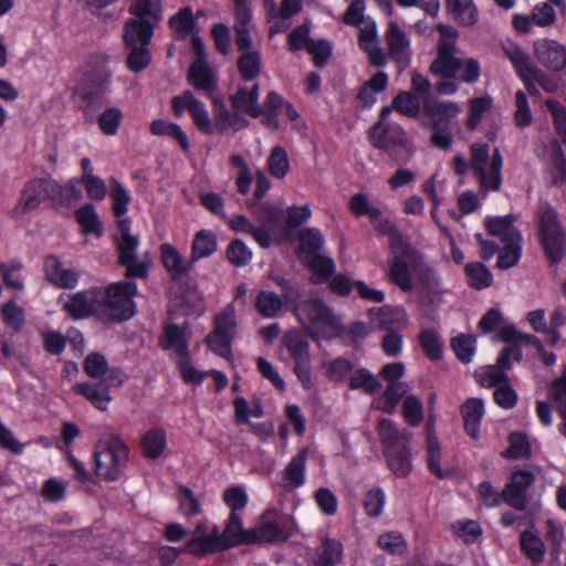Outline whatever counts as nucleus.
Returning <instances> with one entry per match:
<instances>
[{"instance_id": "7c9ffc66", "label": "nucleus", "mask_w": 566, "mask_h": 566, "mask_svg": "<svg viewBox=\"0 0 566 566\" xmlns=\"http://www.w3.org/2000/svg\"><path fill=\"white\" fill-rule=\"evenodd\" d=\"M423 112L432 118L433 123L442 125L444 122L457 117L462 112V107L455 102L427 97L423 99Z\"/></svg>"}, {"instance_id": "9d476101", "label": "nucleus", "mask_w": 566, "mask_h": 566, "mask_svg": "<svg viewBox=\"0 0 566 566\" xmlns=\"http://www.w3.org/2000/svg\"><path fill=\"white\" fill-rule=\"evenodd\" d=\"M136 293L137 286L133 282L111 284L104 293L101 292L102 308L114 318L128 319L135 313L133 296Z\"/></svg>"}, {"instance_id": "13d9d810", "label": "nucleus", "mask_w": 566, "mask_h": 566, "mask_svg": "<svg viewBox=\"0 0 566 566\" xmlns=\"http://www.w3.org/2000/svg\"><path fill=\"white\" fill-rule=\"evenodd\" d=\"M21 269L22 263L17 259L0 263V275L7 287L18 291L23 289V283L19 275Z\"/></svg>"}, {"instance_id": "39448f33", "label": "nucleus", "mask_w": 566, "mask_h": 566, "mask_svg": "<svg viewBox=\"0 0 566 566\" xmlns=\"http://www.w3.org/2000/svg\"><path fill=\"white\" fill-rule=\"evenodd\" d=\"M470 168L472 169L480 191L485 196L489 191H497L502 185L503 158L497 148L490 154L485 143H474L470 147Z\"/></svg>"}, {"instance_id": "4468645a", "label": "nucleus", "mask_w": 566, "mask_h": 566, "mask_svg": "<svg viewBox=\"0 0 566 566\" xmlns=\"http://www.w3.org/2000/svg\"><path fill=\"white\" fill-rule=\"evenodd\" d=\"M504 55L510 60L518 77L530 93H535V85L532 81H541L543 72L530 61L528 55L514 42L502 43Z\"/></svg>"}, {"instance_id": "c03bdc74", "label": "nucleus", "mask_w": 566, "mask_h": 566, "mask_svg": "<svg viewBox=\"0 0 566 566\" xmlns=\"http://www.w3.org/2000/svg\"><path fill=\"white\" fill-rule=\"evenodd\" d=\"M150 132L157 136H168L175 139L184 151L189 150V142L187 135L181 129V127L177 124L164 120L156 119L150 124Z\"/></svg>"}, {"instance_id": "aec40b11", "label": "nucleus", "mask_w": 566, "mask_h": 566, "mask_svg": "<svg viewBox=\"0 0 566 566\" xmlns=\"http://www.w3.org/2000/svg\"><path fill=\"white\" fill-rule=\"evenodd\" d=\"M308 451L306 448L301 449L293 455L281 471L280 486L291 492L302 488L306 483V463Z\"/></svg>"}, {"instance_id": "2f4dec72", "label": "nucleus", "mask_w": 566, "mask_h": 566, "mask_svg": "<svg viewBox=\"0 0 566 566\" xmlns=\"http://www.w3.org/2000/svg\"><path fill=\"white\" fill-rule=\"evenodd\" d=\"M371 319L387 332H399L407 325V313L401 308L380 307L370 310Z\"/></svg>"}, {"instance_id": "052dcab7", "label": "nucleus", "mask_w": 566, "mask_h": 566, "mask_svg": "<svg viewBox=\"0 0 566 566\" xmlns=\"http://www.w3.org/2000/svg\"><path fill=\"white\" fill-rule=\"evenodd\" d=\"M469 284L478 290L488 287L492 283V275L483 264L475 262L465 266Z\"/></svg>"}, {"instance_id": "37998d69", "label": "nucleus", "mask_w": 566, "mask_h": 566, "mask_svg": "<svg viewBox=\"0 0 566 566\" xmlns=\"http://www.w3.org/2000/svg\"><path fill=\"white\" fill-rule=\"evenodd\" d=\"M217 250V238L209 230H200L196 233L191 245V259L196 261L210 256Z\"/></svg>"}, {"instance_id": "a19ab883", "label": "nucleus", "mask_w": 566, "mask_h": 566, "mask_svg": "<svg viewBox=\"0 0 566 566\" xmlns=\"http://www.w3.org/2000/svg\"><path fill=\"white\" fill-rule=\"evenodd\" d=\"M282 343L295 364L311 361L310 345L297 332L286 333L282 338Z\"/></svg>"}, {"instance_id": "423d86ee", "label": "nucleus", "mask_w": 566, "mask_h": 566, "mask_svg": "<svg viewBox=\"0 0 566 566\" xmlns=\"http://www.w3.org/2000/svg\"><path fill=\"white\" fill-rule=\"evenodd\" d=\"M128 449L125 443L113 434L104 436L94 447L95 474L105 481H115L126 467Z\"/></svg>"}, {"instance_id": "4be33fe9", "label": "nucleus", "mask_w": 566, "mask_h": 566, "mask_svg": "<svg viewBox=\"0 0 566 566\" xmlns=\"http://www.w3.org/2000/svg\"><path fill=\"white\" fill-rule=\"evenodd\" d=\"M56 189H59L57 182L54 180L41 179L31 181L23 189L17 212L25 213L35 209L43 198L54 197V190Z\"/></svg>"}, {"instance_id": "09e8293b", "label": "nucleus", "mask_w": 566, "mask_h": 566, "mask_svg": "<svg viewBox=\"0 0 566 566\" xmlns=\"http://www.w3.org/2000/svg\"><path fill=\"white\" fill-rule=\"evenodd\" d=\"M388 84V75L379 71L369 81H367L360 92L359 98L366 106H371L376 102V95L382 92Z\"/></svg>"}, {"instance_id": "8fccbe9b", "label": "nucleus", "mask_w": 566, "mask_h": 566, "mask_svg": "<svg viewBox=\"0 0 566 566\" xmlns=\"http://www.w3.org/2000/svg\"><path fill=\"white\" fill-rule=\"evenodd\" d=\"M377 546L391 555H402L407 552V541L397 531H389L380 534L377 538Z\"/></svg>"}, {"instance_id": "c756f323", "label": "nucleus", "mask_w": 566, "mask_h": 566, "mask_svg": "<svg viewBox=\"0 0 566 566\" xmlns=\"http://www.w3.org/2000/svg\"><path fill=\"white\" fill-rule=\"evenodd\" d=\"M259 85L251 87L239 86L238 91L231 96L232 108L239 113H245L252 117H259L263 109L258 105Z\"/></svg>"}, {"instance_id": "20e7f679", "label": "nucleus", "mask_w": 566, "mask_h": 566, "mask_svg": "<svg viewBox=\"0 0 566 566\" xmlns=\"http://www.w3.org/2000/svg\"><path fill=\"white\" fill-rule=\"evenodd\" d=\"M295 314L313 338H329L342 332L338 317L318 298L300 302L295 307Z\"/></svg>"}, {"instance_id": "bf43d9fd", "label": "nucleus", "mask_w": 566, "mask_h": 566, "mask_svg": "<svg viewBox=\"0 0 566 566\" xmlns=\"http://www.w3.org/2000/svg\"><path fill=\"white\" fill-rule=\"evenodd\" d=\"M122 120L123 113L117 107L105 109L97 118L98 127L106 136L116 135Z\"/></svg>"}, {"instance_id": "4d7b16f0", "label": "nucleus", "mask_w": 566, "mask_h": 566, "mask_svg": "<svg viewBox=\"0 0 566 566\" xmlns=\"http://www.w3.org/2000/svg\"><path fill=\"white\" fill-rule=\"evenodd\" d=\"M129 13L137 19L158 20L160 18L159 0H134Z\"/></svg>"}, {"instance_id": "b1692460", "label": "nucleus", "mask_w": 566, "mask_h": 566, "mask_svg": "<svg viewBox=\"0 0 566 566\" xmlns=\"http://www.w3.org/2000/svg\"><path fill=\"white\" fill-rule=\"evenodd\" d=\"M160 260L165 270L169 273L172 280H181L190 273L192 269V259H186L178 250L170 243H163L159 248Z\"/></svg>"}, {"instance_id": "e2e57ef3", "label": "nucleus", "mask_w": 566, "mask_h": 566, "mask_svg": "<svg viewBox=\"0 0 566 566\" xmlns=\"http://www.w3.org/2000/svg\"><path fill=\"white\" fill-rule=\"evenodd\" d=\"M227 259L231 264L238 268L245 266L250 263L252 259V251L248 248V245L237 239L233 240L227 248Z\"/></svg>"}, {"instance_id": "5fc2aeb1", "label": "nucleus", "mask_w": 566, "mask_h": 566, "mask_svg": "<svg viewBox=\"0 0 566 566\" xmlns=\"http://www.w3.org/2000/svg\"><path fill=\"white\" fill-rule=\"evenodd\" d=\"M238 67L243 80L254 78L261 69V59L258 51L248 50L242 52L238 60Z\"/></svg>"}, {"instance_id": "c85d7f7f", "label": "nucleus", "mask_w": 566, "mask_h": 566, "mask_svg": "<svg viewBox=\"0 0 566 566\" xmlns=\"http://www.w3.org/2000/svg\"><path fill=\"white\" fill-rule=\"evenodd\" d=\"M516 217L513 214L503 217H490L485 219L489 233L500 239L503 244L521 242L522 235L515 228Z\"/></svg>"}, {"instance_id": "f257e3e1", "label": "nucleus", "mask_w": 566, "mask_h": 566, "mask_svg": "<svg viewBox=\"0 0 566 566\" xmlns=\"http://www.w3.org/2000/svg\"><path fill=\"white\" fill-rule=\"evenodd\" d=\"M437 28L440 38L438 55L430 65L431 73L442 77H457L468 84L478 82L481 73L480 63L474 57L465 56L457 48L458 30L446 24H439Z\"/></svg>"}, {"instance_id": "3c124183", "label": "nucleus", "mask_w": 566, "mask_h": 566, "mask_svg": "<svg viewBox=\"0 0 566 566\" xmlns=\"http://www.w3.org/2000/svg\"><path fill=\"white\" fill-rule=\"evenodd\" d=\"M323 375L332 381H343L353 369L352 363L346 358H335L322 364Z\"/></svg>"}, {"instance_id": "f3484780", "label": "nucleus", "mask_w": 566, "mask_h": 566, "mask_svg": "<svg viewBox=\"0 0 566 566\" xmlns=\"http://www.w3.org/2000/svg\"><path fill=\"white\" fill-rule=\"evenodd\" d=\"M536 60L551 71H562L566 66V46L552 39H538L534 42Z\"/></svg>"}, {"instance_id": "69168bd1", "label": "nucleus", "mask_w": 566, "mask_h": 566, "mask_svg": "<svg viewBox=\"0 0 566 566\" xmlns=\"http://www.w3.org/2000/svg\"><path fill=\"white\" fill-rule=\"evenodd\" d=\"M451 347L462 363L469 364L475 353V338L470 335H459L452 338Z\"/></svg>"}, {"instance_id": "338daca9", "label": "nucleus", "mask_w": 566, "mask_h": 566, "mask_svg": "<svg viewBox=\"0 0 566 566\" xmlns=\"http://www.w3.org/2000/svg\"><path fill=\"white\" fill-rule=\"evenodd\" d=\"M308 262L315 283L326 281L335 272V263L331 258L315 254Z\"/></svg>"}, {"instance_id": "4c0bfd02", "label": "nucleus", "mask_w": 566, "mask_h": 566, "mask_svg": "<svg viewBox=\"0 0 566 566\" xmlns=\"http://www.w3.org/2000/svg\"><path fill=\"white\" fill-rule=\"evenodd\" d=\"M446 7L462 25L472 27L479 21V11L473 0H446Z\"/></svg>"}, {"instance_id": "ea45409f", "label": "nucleus", "mask_w": 566, "mask_h": 566, "mask_svg": "<svg viewBox=\"0 0 566 566\" xmlns=\"http://www.w3.org/2000/svg\"><path fill=\"white\" fill-rule=\"evenodd\" d=\"M520 547L534 566L544 559L546 546L543 539L531 531H524L520 535Z\"/></svg>"}, {"instance_id": "72a5a7b5", "label": "nucleus", "mask_w": 566, "mask_h": 566, "mask_svg": "<svg viewBox=\"0 0 566 566\" xmlns=\"http://www.w3.org/2000/svg\"><path fill=\"white\" fill-rule=\"evenodd\" d=\"M107 382L101 380L99 384L94 385L90 382H80L73 387L74 392L85 397L87 400L92 402L94 407L99 410H106L109 401L112 400V396L108 391Z\"/></svg>"}, {"instance_id": "bb28decb", "label": "nucleus", "mask_w": 566, "mask_h": 566, "mask_svg": "<svg viewBox=\"0 0 566 566\" xmlns=\"http://www.w3.org/2000/svg\"><path fill=\"white\" fill-rule=\"evenodd\" d=\"M279 512L266 510L252 532V542H277L285 539L286 535L277 522Z\"/></svg>"}, {"instance_id": "f704fd0d", "label": "nucleus", "mask_w": 566, "mask_h": 566, "mask_svg": "<svg viewBox=\"0 0 566 566\" xmlns=\"http://www.w3.org/2000/svg\"><path fill=\"white\" fill-rule=\"evenodd\" d=\"M153 36V24L146 19L132 18L125 25L126 45H148Z\"/></svg>"}, {"instance_id": "603ef678", "label": "nucleus", "mask_w": 566, "mask_h": 566, "mask_svg": "<svg viewBox=\"0 0 566 566\" xmlns=\"http://www.w3.org/2000/svg\"><path fill=\"white\" fill-rule=\"evenodd\" d=\"M166 436L160 429H151L143 438V449L147 458L156 459L164 452Z\"/></svg>"}, {"instance_id": "864d4df0", "label": "nucleus", "mask_w": 566, "mask_h": 566, "mask_svg": "<svg viewBox=\"0 0 566 566\" xmlns=\"http://www.w3.org/2000/svg\"><path fill=\"white\" fill-rule=\"evenodd\" d=\"M349 387L360 389L366 394H375L381 388V385L368 369L360 368L350 376Z\"/></svg>"}, {"instance_id": "6ab92c4d", "label": "nucleus", "mask_w": 566, "mask_h": 566, "mask_svg": "<svg viewBox=\"0 0 566 566\" xmlns=\"http://www.w3.org/2000/svg\"><path fill=\"white\" fill-rule=\"evenodd\" d=\"M511 359L520 361L522 352L516 346L505 348L497 358V366H489L481 369L476 376L479 382L484 387L500 386L506 379L503 370L510 368Z\"/></svg>"}, {"instance_id": "473e14b6", "label": "nucleus", "mask_w": 566, "mask_h": 566, "mask_svg": "<svg viewBox=\"0 0 566 566\" xmlns=\"http://www.w3.org/2000/svg\"><path fill=\"white\" fill-rule=\"evenodd\" d=\"M220 538L223 548L233 545L252 542V533L245 531L242 526V520L239 513L231 512Z\"/></svg>"}, {"instance_id": "ddd939ff", "label": "nucleus", "mask_w": 566, "mask_h": 566, "mask_svg": "<svg viewBox=\"0 0 566 566\" xmlns=\"http://www.w3.org/2000/svg\"><path fill=\"white\" fill-rule=\"evenodd\" d=\"M504 55L510 60L518 77L530 93H535V85L532 81H541L543 72L530 61L528 55L514 42L502 43Z\"/></svg>"}, {"instance_id": "1a4fd4ad", "label": "nucleus", "mask_w": 566, "mask_h": 566, "mask_svg": "<svg viewBox=\"0 0 566 566\" xmlns=\"http://www.w3.org/2000/svg\"><path fill=\"white\" fill-rule=\"evenodd\" d=\"M541 241L547 259L552 263L562 260L566 250V240L556 213L548 206H541L538 211Z\"/></svg>"}, {"instance_id": "cd10ccee", "label": "nucleus", "mask_w": 566, "mask_h": 566, "mask_svg": "<svg viewBox=\"0 0 566 566\" xmlns=\"http://www.w3.org/2000/svg\"><path fill=\"white\" fill-rule=\"evenodd\" d=\"M44 272L46 279L59 287L72 289L78 281L77 273L64 268L61 260L55 255H49L44 259Z\"/></svg>"}, {"instance_id": "2eb2a0df", "label": "nucleus", "mask_w": 566, "mask_h": 566, "mask_svg": "<svg viewBox=\"0 0 566 566\" xmlns=\"http://www.w3.org/2000/svg\"><path fill=\"white\" fill-rule=\"evenodd\" d=\"M171 106L177 117H181L188 111L198 129L206 134L212 133V124L203 103L197 99L190 91L175 96Z\"/></svg>"}, {"instance_id": "7ed1b4c3", "label": "nucleus", "mask_w": 566, "mask_h": 566, "mask_svg": "<svg viewBox=\"0 0 566 566\" xmlns=\"http://www.w3.org/2000/svg\"><path fill=\"white\" fill-rule=\"evenodd\" d=\"M407 270V285H397L402 292H411L416 287L419 290L420 297L431 304H438L442 301L446 289L434 269L424 262L422 255L415 249L412 260H403Z\"/></svg>"}, {"instance_id": "f03ea898", "label": "nucleus", "mask_w": 566, "mask_h": 566, "mask_svg": "<svg viewBox=\"0 0 566 566\" xmlns=\"http://www.w3.org/2000/svg\"><path fill=\"white\" fill-rule=\"evenodd\" d=\"M371 224L382 235H387L389 240V254L387 276L391 283L407 285V270L403 260H412L415 249L397 230L396 226L377 209L373 211L369 218Z\"/></svg>"}, {"instance_id": "a878e982", "label": "nucleus", "mask_w": 566, "mask_h": 566, "mask_svg": "<svg viewBox=\"0 0 566 566\" xmlns=\"http://www.w3.org/2000/svg\"><path fill=\"white\" fill-rule=\"evenodd\" d=\"M369 138L371 144L379 149L407 145L406 133L398 125L384 126L381 123H377L371 127Z\"/></svg>"}, {"instance_id": "a18cd8bd", "label": "nucleus", "mask_w": 566, "mask_h": 566, "mask_svg": "<svg viewBox=\"0 0 566 566\" xmlns=\"http://www.w3.org/2000/svg\"><path fill=\"white\" fill-rule=\"evenodd\" d=\"M75 217L84 234H94L95 237H102L103 229L98 219V214L95 211L93 205L86 203L83 207H81L75 212Z\"/></svg>"}, {"instance_id": "412c9836", "label": "nucleus", "mask_w": 566, "mask_h": 566, "mask_svg": "<svg viewBox=\"0 0 566 566\" xmlns=\"http://www.w3.org/2000/svg\"><path fill=\"white\" fill-rule=\"evenodd\" d=\"M385 35L390 57L396 61L400 70H403L409 64L411 56L410 40L407 33L396 21H390Z\"/></svg>"}, {"instance_id": "dca6fc26", "label": "nucleus", "mask_w": 566, "mask_h": 566, "mask_svg": "<svg viewBox=\"0 0 566 566\" xmlns=\"http://www.w3.org/2000/svg\"><path fill=\"white\" fill-rule=\"evenodd\" d=\"M62 307L74 319L86 318L102 308L101 291L90 290L61 298Z\"/></svg>"}, {"instance_id": "680f3d73", "label": "nucleus", "mask_w": 566, "mask_h": 566, "mask_svg": "<svg viewBox=\"0 0 566 566\" xmlns=\"http://www.w3.org/2000/svg\"><path fill=\"white\" fill-rule=\"evenodd\" d=\"M324 244V238L321 231L316 228H308L300 233V245L302 252L306 253L310 258L315 255Z\"/></svg>"}, {"instance_id": "e433bc0d", "label": "nucleus", "mask_w": 566, "mask_h": 566, "mask_svg": "<svg viewBox=\"0 0 566 566\" xmlns=\"http://www.w3.org/2000/svg\"><path fill=\"white\" fill-rule=\"evenodd\" d=\"M461 415L469 436L479 437V428L484 415V405L481 399L470 398L461 407Z\"/></svg>"}, {"instance_id": "de8ad7c7", "label": "nucleus", "mask_w": 566, "mask_h": 566, "mask_svg": "<svg viewBox=\"0 0 566 566\" xmlns=\"http://www.w3.org/2000/svg\"><path fill=\"white\" fill-rule=\"evenodd\" d=\"M188 78L195 88L202 91L210 90L213 83L212 73L202 59H197L191 64Z\"/></svg>"}, {"instance_id": "79ce46f5", "label": "nucleus", "mask_w": 566, "mask_h": 566, "mask_svg": "<svg viewBox=\"0 0 566 566\" xmlns=\"http://www.w3.org/2000/svg\"><path fill=\"white\" fill-rule=\"evenodd\" d=\"M190 336L186 327L177 325H168L165 328V344L166 349L174 350L180 358L187 356V344Z\"/></svg>"}, {"instance_id": "774afa93", "label": "nucleus", "mask_w": 566, "mask_h": 566, "mask_svg": "<svg viewBox=\"0 0 566 566\" xmlns=\"http://www.w3.org/2000/svg\"><path fill=\"white\" fill-rule=\"evenodd\" d=\"M551 176L553 184L566 185V158L558 145H554L552 149Z\"/></svg>"}, {"instance_id": "c9c22d12", "label": "nucleus", "mask_w": 566, "mask_h": 566, "mask_svg": "<svg viewBox=\"0 0 566 566\" xmlns=\"http://www.w3.org/2000/svg\"><path fill=\"white\" fill-rule=\"evenodd\" d=\"M408 391L409 386L406 382L388 384L382 395L373 401V407L391 413L395 411L400 399H405L409 395Z\"/></svg>"}, {"instance_id": "f8f14e48", "label": "nucleus", "mask_w": 566, "mask_h": 566, "mask_svg": "<svg viewBox=\"0 0 566 566\" xmlns=\"http://www.w3.org/2000/svg\"><path fill=\"white\" fill-rule=\"evenodd\" d=\"M221 549L224 548L218 526L202 521L196 525L190 539L181 551L202 556Z\"/></svg>"}, {"instance_id": "0e129e2a", "label": "nucleus", "mask_w": 566, "mask_h": 566, "mask_svg": "<svg viewBox=\"0 0 566 566\" xmlns=\"http://www.w3.org/2000/svg\"><path fill=\"white\" fill-rule=\"evenodd\" d=\"M402 416L410 426H419L423 419L421 400L412 394L406 396L402 400Z\"/></svg>"}, {"instance_id": "6e6552de", "label": "nucleus", "mask_w": 566, "mask_h": 566, "mask_svg": "<svg viewBox=\"0 0 566 566\" xmlns=\"http://www.w3.org/2000/svg\"><path fill=\"white\" fill-rule=\"evenodd\" d=\"M119 235L117 238V249L119 262L126 268L128 277H145L147 275L149 261L147 258H138L137 248L139 239L129 231V220L124 218L118 220Z\"/></svg>"}, {"instance_id": "49530a36", "label": "nucleus", "mask_w": 566, "mask_h": 566, "mask_svg": "<svg viewBox=\"0 0 566 566\" xmlns=\"http://www.w3.org/2000/svg\"><path fill=\"white\" fill-rule=\"evenodd\" d=\"M343 558V545L334 538H324L318 548L316 566H335Z\"/></svg>"}, {"instance_id": "6e6d98bb", "label": "nucleus", "mask_w": 566, "mask_h": 566, "mask_svg": "<svg viewBox=\"0 0 566 566\" xmlns=\"http://www.w3.org/2000/svg\"><path fill=\"white\" fill-rule=\"evenodd\" d=\"M422 350L431 360L442 358V342L439 334L433 329H424L419 335Z\"/></svg>"}, {"instance_id": "9b49d317", "label": "nucleus", "mask_w": 566, "mask_h": 566, "mask_svg": "<svg viewBox=\"0 0 566 566\" xmlns=\"http://www.w3.org/2000/svg\"><path fill=\"white\" fill-rule=\"evenodd\" d=\"M235 329V310L233 304L230 303L216 315L213 332L207 337V343L211 350L220 356H228Z\"/></svg>"}, {"instance_id": "393cba45", "label": "nucleus", "mask_w": 566, "mask_h": 566, "mask_svg": "<svg viewBox=\"0 0 566 566\" xmlns=\"http://www.w3.org/2000/svg\"><path fill=\"white\" fill-rule=\"evenodd\" d=\"M84 370L91 378L107 382L108 386H119L124 375L119 369H108L105 357L98 353L90 354L84 360Z\"/></svg>"}, {"instance_id": "0eeeda50", "label": "nucleus", "mask_w": 566, "mask_h": 566, "mask_svg": "<svg viewBox=\"0 0 566 566\" xmlns=\"http://www.w3.org/2000/svg\"><path fill=\"white\" fill-rule=\"evenodd\" d=\"M377 431L385 448L389 468L397 475H407L411 470V458L407 448L408 433L398 430L389 419L379 420Z\"/></svg>"}, {"instance_id": "5701e85b", "label": "nucleus", "mask_w": 566, "mask_h": 566, "mask_svg": "<svg viewBox=\"0 0 566 566\" xmlns=\"http://www.w3.org/2000/svg\"><path fill=\"white\" fill-rule=\"evenodd\" d=\"M359 46L369 57L374 66H384L387 62L386 55L379 48L377 24L373 19L364 20L359 25Z\"/></svg>"}, {"instance_id": "a211bd4d", "label": "nucleus", "mask_w": 566, "mask_h": 566, "mask_svg": "<svg viewBox=\"0 0 566 566\" xmlns=\"http://www.w3.org/2000/svg\"><path fill=\"white\" fill-rule=\"evenodd\" d=\"M534 481L535 476L531 471L520 470L512 473L510 483L503 490V500L516 510H525L526 491Z\"/></svg>"}, {"instance_id": "58836bf2", "label": "nucleus", "mask_w": 566, "mask_h": 566, "mask_svg": "<svg viewBox=\"0 0 566 566\" xmlns=\"http://www.w3.org/2000/svg\"><path fill=\"white\" fill-rule=\"evenodd\" d=\"M284 307L280 295L273 291H260L254 300V308L264 318L277 317Z\"/></svg>"}]
</instances>
